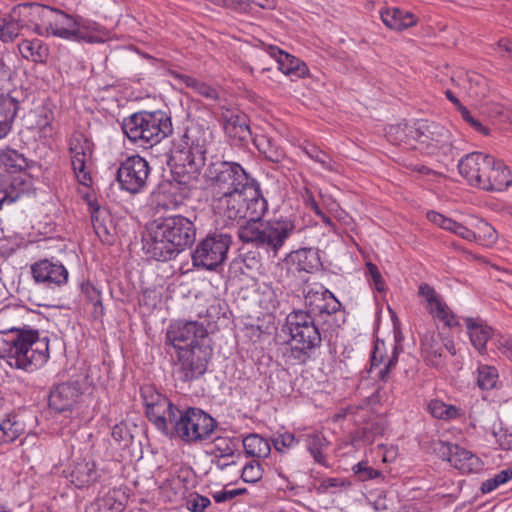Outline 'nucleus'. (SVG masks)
I'll return each instance as SVG.
<instances>
[{"mask_svg":"<svg viewBox=\"0 0 512 512\" xmlns=\"http://www.w3.org/2000/svg\"><path fill=\"white\" fill-rule=\"evenodd\" d=\"M231 244L232 236L228 232L216 230L208 233L192 252L193 266L215 270L226 261Z\"/></svg>","mask_w":512,"mask_h":512,"instance_id":"6e6552de","label":"nucleus"},{"mask_svg":"<svg viewBox=\"0 0 512 512\" xmlns=\"http://www.w3.org/2000/svg\"><path fill=\"white\" fill-rule=\"evenodd\" d=\"M211 353L209 345H193L178 350L174 369L176 380L188 383L200 378L207 370Z\"/></svg>","mask_w":512,"mask_h":512,"instance_id":"9d476101","label":"nucleus"},{"mask_svg":"<svg viewBox=\"0 0 512 512\" xmlns=\"http://www.w3.org/2000/svg\"><path fill=\"white\" fill-rule=\"evenodd\" d=\"M140 393L148 419L159 431L169 433L168 421L172 416V411L175 412L178 407L151 385L142 386Z\"/></svg>","mask_w":512,"mask_h":512,"instance_id":"f8f14e48","label":"nucleus"},{"mask_svg":"<svg viewBox=\"0 0 512 512\" xmlns=\"http://www.w3.org/2000/svg\"><path fill=\"white\" fill-rule=\"evenodd\" d=\"M252 141L258 151L271 162L279 163L286 156L284 149L277 143V141L267 135L256 136Z\"/></svg>","mask_w":512,"mask_h":512,"instance_id":"72a5a7b5","label":"nucleus"},{"mask_svg":"<svg viewBox=\"0 0 512 512\" xmlns=\"http://www.w3.org/2000/svg\"><path fill=\"white\" fill-rule=\"evenodd\" d=\"M512 183V175L508 167L493 157V164L488 168L482 179L480 189L485 191H503Z\"/></svg>","mask_w":512,"mask_h":512,"instance_id":"393cba45","label":"nucleus"},{"mask_svg":"<svg viewBox=\"0 0 512 512\" xmlns=\"http://www.w3.org/2000/svg\"><path fill=\"white\" fill-rule=\"evenodd\" d=\"M421 350L425 360L432 366L442 364V343L434 336L426 334L421 340Z\"/></svg>","mask_w":512,"mask_h":512,"instance_id":"c9c22d12","label":"nucleus"},{"mask_svg":"<svg viewBox=\"0 0 512 512\" xmlns=\"http://www.w3.org/2000/svg\"><path fill=\"white\" fill-rule=\"evenodd\" d=\"M82 392L78 381H70L55 385L49 393V406L56 412L71 410L77 403Z\"/></svg>","mask_w":512,"mask_h":512,"instance_id":"4be33fe9","label":"nucleus"},{"mask_svg":"<svg viewBox=\"0 0 512 512\" xmlns=\"http://www.w3.org/2000/svg\"><path fill=\"white\" fill-rule=\"evenodd\" d=\"M82 291L85 294L87 300L93 305L92 314L94 317L102 316L104 307L102 304L100 291L90 283L83 285Z\"/></svg>","mask_w":512,"mask_h":512,"instance_id":"de8ad7c7","label":"nucleus"},{"mask_svg":"<svg viewBox=\"0 0 512 512\" xmlns=\"http://www.w3.org/2000/svg\"><path fill=\"white\" fill-rule=\"evenodd\" d=\"M402 352L401 346L394 344L392 346L391 355L388 357L385 355V344L384 342L377 341L374 345V349L371 354V366L378 367L380 364L384 363L385 359L387 362L383 369H380L378 375L379 378L385 381L388 378L389 373L392 369L395 368L398 362V356Z\"/></svg>","mask_w":512,"mask_h":512,"instance_id":"cd10ccee","label":"nucleus"},{"mask_svg":"<svg viewBox=\"0 0 512 512\" xmlns=\"http://www.w3.org/2000/svg\"><path fill=\"white\" fill-rule=\"evenodd\" d=\"M69 476L71 482L78 488L93 483L98 478V473L93 461L79 459L74 461L70 468Z\"/></svg>","mask_w":512,"mask_h":512,"instance_id":"7c9ffc66","label":"nucleus"},{"mask_svg":"<svg viewBox=\"0 0 512 512\" xmlns=\"http://www.w3.org/2000/svg\"><path fill=\"white\" fill-rule=\"evenodd\" d=\"M26 191V182L20 176L0 175V209L16 202Z\"/></svg>","mask_w":512,"mask_h":512,"instance_id":"a878e982","label":"nucleus"},{"mask_svg":"<svg viewBox=\"0 0 512 512\" xmlns=\"http://www.w3.org/2000/svg\"><path fill=\"white\" fill-rule=\"evenodd\" d=\"M71 164L78 181L84 185L91 180L86 163L92 154L91 144L83 134H75L70 141Z\"/></svg>","mask_w":512,"mask_h":512,"instance_id":"aec40b11","label":"nucleus"},{"mask_svg":"<svg viewBox=\"0 0 512 512\" xmlns=\"http://www.w3.org/2000/svg\"><path fill=\"white\" fill-rule=\"evenodd\" d=\"M169 433L166 436H175L187 444L202 443L212 439V434L218 426L217 421L200 408L179 407L172 411L168 421Z\"/></svg>","mask_w":512,"mask_h":512,"instance_id":"39448f33","label":"nucleus"},{"mask_svg":"<svg viewBox=\"0 0 512 512\" xmlns=\"http://www.w3.org/2000/svg\"><path fill=\"white\" fill-rule=\"evenodd\" d=\"M418 128L419 121L412 125L406 122L391 125L387 130V137L389 141L394 144H405L407 146L413 147L414 143L417 142L419 144L420 130H418Z\"/></svg>","mask_w":512,"mask_h":512,"instance_id":"c756f323","label":"nucleus"},{"mask_svg":"<svg viewBox=\"0 0 512 512\" xmlns=\"http://www.w3.org/2000/svg\"><path fill=\"white\" fill-rule=\"evenodd\" d=\"M212 133L208 128L192 125L174 140L170 162L174 163V180L160 188L175 196L172 206H178L191 196L201 169L205 165L207 145Z\"/></svg>","mask_w":512,"mask_h":512,"instance_id":"f03ea898","label":"nucleus"},{"mask_svg":"<svg viewBox=\"0 0 512 512\" xmlns=\"http://www.w3.org/2000/svg\"><path fill=\"white\" fill-rule=\"evenodd\" d=\"M39 16L45 26V31L66 40L82 39L77 19L56 8L46 5L38 6Z\"/></svg>","mask_w":512,"mask_h":512,"instance_id":"ddd939ff","label":"nucleus"},{"mask_svg":"<svg viewBox=\"0 0 512 512\" xmlns=\"http://www.w3.org/2000/svg\"><path fill=\"white\" fill-rule=\"evenodd\" d=\"M160 490L168 501L173 502L184 494V480L180 476H172L163 482Z\"/></svg>","mask_w":512,"mask_h":512,"instance_id":"37998d69","label":"nucleus"},{"mask_svg":"<svg viewBox=\"0 0 512 512\" xmlns=\"http://www.w3.org/2000/svg\"><path fill=\"white\" fill-rule=\"evenodd\" d=\"M216 458L233 457L238 451L239 439L236 437L217 436L212 440Z\"/></svg>","mask_w":512,"mask_h":512,"instance_id":"ea45409f","label":"nucleus"},{"mask_svg":"<svg viewBox=\"0 0 512 512\" xmlns=\"http://www.w3.org/2000/svg\"><path fill=\"white\" fill-rule=\"evenodd\" d=\"M496 441L503 450H512V431L508 428H500L494 432Z\"/></svg>","mask_w":512,"mask_h":512,"instance_id":"0e129e2a","label":"nucleus"},{"mask_svg":"<svg viewBox=\"0 0 512 512\" xmlns=\"http://www.w3.org/2000/svg\"><path fill=\"white\" fill-rule=\"evenodd\" d=\"M150 172L148 161L139 155H133L120 163L116 180L122 190L135 195L146 188Z\"/></svg>","mask_w":512,"mask_h":512,"instance_id":"9b49d317","label":"nucleus"},{"mask_svg":"<svg viewBox=\"0 0 512 512\" xmlns=\"http://www.w3.org/2000/svg\"><path fill=\"white\" fill-rule=\"evenodd\" d=\"M207 336V329L197 321H176L169 325L166 341L178 351L184 347L205 345Z\"/></svg>","mask_w":512,"mask_h":512,"instance_id":"4468645a","label":"nucleus"},{"mask_svg":"<svg viewBox=\"0 0 512 512\" xmlns=\"http://www.w3.org/2000/svg\"><path fill=\"white\" fill-rule=\"evenodd\" d=\"M272 443L276 451L285 453L300 443V434L295 436L288 431L277 432L272 437Z\"/></svg>","mask_w":512,"mask_h":512,"instance_id":"a18cd8bd","label":"nucleus"},{"mask_svg":"<svg viewBox=\"0 0 512 512\" xmlns=\"http://www.w3.org/2000/svg\"><path fill=\"white\" fill-rule=\"evenodd\" d=\"M90 213H91V221L95 232L100 235L101 232L107 233V228L104 224L105 218L108 217L107 211L101 209L99 206H96L93 203H90Z\"/></svg>","mask_w":512,"mask_h":512,"instance_id":"5fc2aeb1","label":"nucleus"},{"mask_svg":"<svg viewBox=\"0 0 512 512\" xmlns=\"http://www.w3.org/2000/svg\"><path fill=\"white\" fill-rule=\"evenodd\" d=\"M512 479V469H505L494 475L492 478L487 479L481 484V492L483 494L490 493L497 489L500 485L505 484Z\"/></svg>","mask_w":512,"mask_h":512,"instance_id":"09e8293b","label":"nucleus"},{"mask_svg":"<svg viewBox=\"0 0 512 512\" xmlns=\"http://www.w3.org/2000/svg\"><path fill=\"white\" fill-rule=\"evenodd\" d=\"M211 203L214 212L223 219L225 227L235 226L248 218L238 228L240 241L272 251L275 255L301 230L294 215L261 220L268 209V203L259 185L212 196Z\"/></svg>","mask_w":512,"mask_h":512,"instance_id":"f257e3e1","label":"nucleus"},{"mask_svg":"<svg viewBox=\"0 0 512 512\" xmlns=\"http://www.w3.org/2000/svg\"><path fill=\"white\" fill-rule=\"evenodd\" d=\"M266 52L276 60L278 69L292 78H302L308 74L307 65L295 56L281 50L276 46L269 45Z\"/></svg>","mask_w":512,"mask_h":512,"instance_id":"b1692460","label":"nucleus"},{"mask_svg":"<svg viewBox=\"0 0 512 512\" xmlns=\"http://www.w3.org/2000/svg\"><path fill=\"white\" fill-rule=\"evenodd\" d=\"M0 163L14 172L25 170L28 167V160L24 155L11 148L2 150Z\"/></svg>","mask_w":512,"mask_h":512,"instance_id":"a19ab883","label":"nucleus"},{"mask_svg":"<svg viewBox=\"0 0 512 512\" xmlns=\"http://www.w3.org/2000/svg\"><path fill=\"white\" fill-rule=\"evenodd\" d=\"M18 50L23 58L36 63L44 62L49 54L48 47L38 38L22 40Z\"/></svg>","mask_w":512,"mask_h":512,"instance_id":"473e14b6","label":"nucleus"},{"mask_svg":"<svg viewBox=\"0 0 512 512\" xmlns=\"http://www.w3.org/2000/svg\"><path fill=\"white\" fill-rule=\"evenodd\" d=\"M291 260L299 271L313 272L320 266L317 252L311 248H303L291 254Z\"/></svg>","mask_w":512,"mask_h":512,"instance_id":"f704fd0d","label":"nucleus"},{"mask_svg":"<svg viewBox=\"0 0 512 512\" xmlns=\"http://www.w3.org/2000/svg\"><path fill=\"white\" fill-rule=\"evenodd\" d=\"M431 415L438 419L449 420L458 416V409L453 405H447L440 400H431L428 404Z\"/></svg>","mask_w":512,"mask_h":512,"instance_id":"49530a36","label":"nucleus"},{"mask_svg":"<svg viewBox=\"0 0 512 512\" xmlns=\"http://www.w3.org/2000/svg\"><path fill=\"white\" fill-rule=\"evenodd\" d=\"M325 441V438L318 432L300 434V443H305L310 453L322 449Z\"/></svg>","mask_w":512,"mask_h":512,"instance_id":"13d9d810","label":"nucleus"},{"mask_svg":"<svg viewBox=\"0 0 512 512\" xmlns=\"http://www.w3.org/2000/svg\"><path fill=\"white\" fill-rule=\"evenodd\" d=\"M211 197L259 185L237 162L212 159L204 172Z\"/></svg>","mask_w":512,"mask_h":512,"instance_id":"0eeeda50","label":"nucleus"},{"mask_svg":"<svg viewBox=\"0 0 512 512\" xmlns=\"http://www.w3.org/2000/svg\"><path fill=\"white\" fill-rule=\"evenodd\" d=\"M262 476V466L255 460L248 462L242 469L241 473V479L246 483H256L261 480Z\"/></svg>","mask_w":512,"mask_h":512,"instance_id":"603ef678","label":"nucleus"},{"mask_svg":"<svg viewBox=\"0 0 512 512\" xmlns=\"http://www.w3.org/2000/svg\"><path fill=\"white\" fill-rule=\"evenodd\" d=\"M429 312L433 315V317L441 320L445 325L449 327H453L458 324L449 307L441 301L434 303V306L429 309Z\"/></svg>","mask_w":512,"mask_h":512,"instance_id":"8fccbe9b","label":"nucleus"},{"mask_svg":"<svg viewBox=\"0 0 512 512\" xmlns=\"http://www.w3.org/2000/svg\"><path fill=\"white\" fill-rule=\"evenodd\" d=\"M466 327L472 345L480 354H484L487 342L493 335L492 328L472 318L466 320Z\"/></svg>","mask_w":512,"mask_h":512,"instance_id":"2f4dec72","label":"nucleus"},{"mask_svg":"<svg viewBox=\"0 0 512 512\" xmlns=\"http://www.w3.org/2000/svg\"><path fill=\"white\" fill-rule=\"evenodd\" d=\"M493 164V157L482 152H472L458 162V170L471 186L480 188L482 179Z\"/></svg>","mask_w":512,"mask_h":512,"instance_id":"6ab92c4d","label":"nucleus"},{"mask_svg":"<svg viewBox=\"0 0 512 512\" xmlns=\"http://www.w3.org/2000/svg\"><path fill=\"white\" fill-rule=\"evenodd\" d=\"M419 296L425 298L428 304V310L434 306V303L439 302L438 295L433 287L427 283H421L418 289Z\"/></svg>","mask_w":512,"mask_h":512,"instance_id":"e2e57ef3","label":"nucleus"},{"mask_svg":"<svg viewBox=\"0 0 512 512\" xmlns=\"http://www.w3.org/2000/svg\"><path fill=\"white\" fill-rule=\"evenodd\" d=\"M451 80L461 87L471 98L479 99L487 94V85L485 78L477 73L460 72L452 76Z\"/></svg>","mask_w":512,"mask_h":512,"instance_id":"c85d7f7f","label":"nucleus"},{"mask_svg":"<svg viewBox=\"0 0 512 512\" xmlns=\"http://www.w3.org/2000/svg\"><path fill=\"white\" fill-rule=\"evenodd\" d=\"M122 508V503L116 500L115 495L107 493L92 502L88 506L87 512H121Z\"/></svg>","mask_w":512,"mask_h":512,"instance_id":"79ce46f5","label":"nucleus"},{"mask_svg":"<svg viewBox=\"0 0 512 512\" xmlns=\"http://www.w3.org/2000/svg\"><path fill=\"white\" fill-rule=\"evenodd\" d=\"M304 152L306 155L312 160L320 163L322 167L326 170L332 171L334 170L333 161L324 151L320 150L318 147L314 145H309L304 148Z\"/></svg>","mask_w":512,"mask_h":512,"instance_id":"864d4df0","label":"nucleus"},{"mask_svg":"<svg viewBox=\"0 0 512 512\" xmlns=\"http://www.w3.org/2000/svg\"><path fill=\"white\" fill-rule=\"evenodd\" d=\"M36 282L60 286L68 280V271L60 262L48 259L41 260L31 267Z\"/></svg>","mask_w":512,"mask_h":512,"instance_id":"5701e85b","label":"nucleus"},{"mask_svg":"<svg viewBox=\"0 0 512 512\" xmlns=\"http://www.w3.org/2000/svg\"><path fill=\"white\" fill-rule=\"evenodd\" d=\"M304 304L310 316L330 317L340 311L342 305L334 294L323 285H309L304 289Z\"/></svg>","mask_w":512,"mask_h":512,"instance_id":"2eb2a0df","label":"nucleus"},{"mask_svg":"<svg viewBox=\"0 0 512 512\" xmlns=\"http://www.w3.org/2000/svg\"><path fill=\"white\" fill-rule=\"evenodd\" d=\"M286 327L293 343L287 357L303 364L311 357L312 351L321 344L319 329L310 313L305 310H295L288 314Z\"/></svg>","mask_w":512,"mask_h":512,"instance_id":"423d86ee","label":"nucleus"},{"mask_svg":"<svg viewBox=\"0 0 512 512\" xmlns=\"http://www.w3.org/2000/svg\"><path fill=\"white\" fill-rule=\"evenodd\" d=\"M498 377V371L494 366L479 365L477 368V385L482 390L494 388Z\"/></svg>","mask_w":512,"mask_h":512,"instance_id":"c03bdc74","label":"nucleus"},{"mask_svg":"<svg viewBox=\"0 0 512 512\" xmlns=\"http://www.w3.org/2000/svg\"><path fill=\"white\" fill-rule=\"evenodd\" d=\"M434 450L439 457L447 460L454 468L464 474L476 473L482 470L483 463L478 456L458 445L439 441Z\"/></svg>","mask_w":512,"mask_h":512,"instance_id":"f3484780","label":"nucleus"},{"mask_svg":"<svg viewBox=\"0 0 512 512\" xmlns=\"http://www.w3.org/2000/svg\"><path fill=\"white\" fill-rule=\"evenodd\" d=\"M459 112L461 113L463 120L469 123L476 131L484 135L488 134V129L483 126V124L478 119H475L465 106L461 107Z\"/></svg>","mask_w":512,"mask_h":512,"instance_id":"69168bd1","label":"nucleus"},{"mask_svg":"<svg viewBox=\"0 0 512 512\" xmlns=\"http://www.w3.org/2000/svg\"><path fill=\"white\" fill-rule=\"evenodd\" d=\"M26 326L15 322L0 330V357L10 367L24 371L27 363H30L25 353L26 345L30 344L32 339L29 337L32 334L26 333Z\"/></svg>","mask_w":512,"mask_h":512,"instance_id":"1a4fd4ad","label":"nucleus"},{"mask_svg":"<svg viewBox=\"0 0 512 512\" xmlns=\"http://www.w3.org/2000/svg\"><path fill=\"white\" fill-rule=\"evenodd\" d=\"M196 238L194 223L182 215L155 220L147 229L143 249L157 261L174 259Z\"/></svg>","mask_w":512,"mask_h":512,"instance_id":"7ed1b4c3","label":"nucleus"},{"mask_svg":"<svg viewBox=\"0 0 512 512\" xmlns=\"http://www.w3.org/2000/svg\"><path fill=\"white\" fill-rule=\"evenodd\" d=\"M381 20L389 29L401 31V9L389 8L380 13Z\"/></svg>","mask_w":512,"mask_h":512,"instance_id":"6e6d98bb","label":"nucleus"},{"mask_svg":"<svg viewBox=\"0 0 512 512\" xmlns=\"http://www.w3.org/2000/svg\"><path fill=\"white\" fill-rule=\"evenodd\" d=\"M418 130H420V149L424 150L427 154L433 155L437 152L447 154L451 151L452 136L450 131L444 126L420 120Z\"/></svg>","mask_w":512,"mask_h":512,"instance_id":"dca6fc26","label":"nucleus"},{"mask_svg":"<svg viewBox=\"0 0 512 512\" xmlns=\"http://www.w3.org/2000/svg\"><path fill=\"white\" fill-rule=\"evenodd\" d=\"M122 130L127 138L141 147H152L171 135L173 126L167 113L141 111L125 118Z\"/></svg>","mask_w":512,"mask_h":512,"instance_id":"20e7f679","label":"nucleus"},{"mask_svg":"<svg viewBox=\"0 0 512 512\" xmlns=\"http://www.w3.org/2000/svg\"><path fill=\"white\" fill-rule=\"evenodd\" d=\"M186 84L194 88L197 93L204 96L205 98L211 100H216L218 98L217 90L208 84H205L188 76L186 77Z\"/></svg>","mask_w":512,"mask_h":512,"instance_id":"bf43d9fd","label":"nucleus"},{"mask_svg":"<svg viewBox=\"0 0 512 512\" xmlns=\"http://www.w3.org/2000/svg\"><path fill=\"white\" fill-rule=\"evenodd\" d=\"M366 269H367V275L370 276V278L372 280V285L374 286V288L378 292H384L386 289V285H385V281H384L378 267L375 264L368 262V263H366Z\"/></svg>","mask_w":512,"mask_h":512,"instance_id":"680f3d73","label":"nucleus"},{"mask_svg":"<svg viewBox=\"0 0 512 512\" xmlns=\"http://www.w3.org/2000/svg\"><path fill=\"white\" fill-rule=\"evenodd\" d=\"M496 50L500 57L512 62V40L507 38L500 39Z\"/></svg>","mask_w":512,"mask_h":512,"instance_id":"774afa93","label":"nucleus"},{"mask_svg":"<svg viewBox=\"0 0 512 512\" xmlns=\"http://www.w3.org/2000/svg\"><path fill=\"white\" fill-rule=\"evenodd\" d=\"M26 333L32 334L29 336L31 343L26 345V354L28 361L26 372H33L42 367L49 359V342L50 339L47 335H42L39 330L26 326Z\"/></svg>","mask_w":512,"mask_h":512,"instance_id":"412c9836","label":"nucleus"},{"mask_svg":"<svg viewBox=\"0 0 512 512\" xmlns=\"http://www.w3.org/2000/svg\"><path fill=\"white\" fill-rule=\"evenodd\" d=\"M352 470L361 481H368L379 477H383L381 471L368 466L367 462L364 461H361L354 465Z\"/></svg>","mask_w":512,"mask_h":512,"instance_id":"4d7b16f0","label":"nucleus"},{"mask_svg":"<svg viewBox=\"0 0 512 512\" xmlns=\"http://www.w3.org/2000/svg\"><path fill=\"white\" fill-rule=\"evenodd\" d=\"M24 431V424L16 419V416L9 417L0 423V444H7L15 441Z\"/></svg>","mask_w":512,"mask_h":512,"instance_id":"58836bf2","label":"nucleus"},{"mask_svg":"<svg viewBox=\"0 0 512 512\" xmlns=\"http://www.w3.org/2000/svg\"><path fill=\"white\" fill-rule=\"evenodd\" d=\"M477 240L483 245L490 246L497 240L496 230L487 222L480 221L477 225Z\"/></svg>","mask_w":512,"mask_h":512,"instance_id":"3c124183","label":"nucleus"},{"mask_svg":"<svg viewBox=\"0 0 512 512\" xmlns=\"http://www.w3.org/2000/svg\"><path fill=\"white\" fill-rule=\"evenodd\" d=\"M225 134L234 145L246 146L253 138L247 115L240 111L226 109L221 113Z\"/></svg>","mask_w":512,"mask_h":512,"instance_id":"a211bd4d","label":"nucleus"},{"mask_svg":"<svg viewBox=\"0 0 512 512\" xmlns=\"http://www.w3.org/2000/svg\"><path fill=\"white\" fill-rule=\"evenodd\" d=\"M211 504L209 498L194 493L187 499L186 506L191 512H203Z\"/></svg>","mask_w":512,"mask_h":512,"instance_id":"052dcab7","label":"nucleus"},{"mask_svg":"<svg viewBox=\"0 0 512 512\" xmlns=\"http://www.w3.org/2000/svg\"><path fill=\"white\" fill-rule=\"evenodd\" d=\"M242 444L246 455L250 457L265 458L271 452L269 442L256 433L247 435L242 440Z\"/></svg>","mask_w":512,"mask_h":512,"instance_id":"e433bc0d","label":"nucleus"},{"mask_svg":"<svg viewBox=\"0 0 512 512\" xmlns=\"http://www.w3.org/2000/svg\"><path fill=\"white\" fill-rule=\"evenodd\" d=\"M216 5L245 12L251 5V0H219Z\"/></svg>","mask_w":512,"mask_h":512,"instance_id":"338daca9","label":"nucleus"},{"mask_svg":"<svg viewBox=\"0 0 512 512\" xmlns=\"http://www.w3.org/2000/svg\"><path fill=\"white\" fill-rule=\"evenodd\" d=\"M19 109L20 102L16 97L10 93L0 95V140L11 132Z\"/></svg>","mask_w":512,"mask_h":512,"instance_id":"bb28decb","label":"nucleus"},{"mask_svg":"<svg viewBox=\"0 0 512 512\" xmlns=\"http://www.w3.org/2000/svg\"><path fill=\"white\" fill-rule=\"evenodd\" d=\"M23 24L12 15L0 17V41L3 43L13 42L21 33Z\"/></svg>","mask_w":512,"mask_h":512,"instance_id":"4c0bfd02","label":"nucleus"}]
</instances>
